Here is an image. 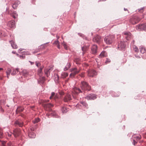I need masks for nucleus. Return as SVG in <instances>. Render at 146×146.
Instances as JSON below:
<instances>
[{
	"label": "nucleus",
	"instance_id": "11",
	"mask_svg": "<svg viewBox=\"0 0 146 146\" xmlns=\"http://www.w3.org/2000/svg\"><path fill=\"white\" fill-rule=\"evenodd\" d=\"M15 124L16 126L18 125L20 127H22L23 125V122L20 120L16 121Z\"/></svg>",
	"mask_w": 146,
	"mask_h": 146
},
{
	"label": "nucleus",
	"instance_id": "6",
	"mask_svg": "<svg viewBox=\"0 0 146 146\" xmlns=\"http://www.w3.org/2000/svg\"><path fill=\"white\" fill-rule=\"evenodd\" d=\"M72 98L70 94H66L63 98V101L65 102H68L72 100Z\"/></svg>",
	"mask_w": 146,
	"mask_h": 146
},
{
	"label": "nucleus",
	"instance_id": "5",
	"mask_svg": "<svg viewBox=\"0 0 146 146\" xmlns=\"http://www.w3.org/2000/svg\"><path fill=\"white\" fill-rule=\"evenodd\" d=\"M136 29L137 30H144L146 31V24H139L136 26Z\"/></svg>",
	"mask_w": 146,
	"mask_h": 146
},
{
	"label": "nucleus",
	"instance_id": "46",
	"mask_svg": "<svg viewBox=\"0 0 146 146\" xmlns=\"http://www.w3.org/2000/svg\"><path fill=\"white\" fill-rule=\"evenodd\" d=\"M133 144L134 145H135V144L137 143V142L134 139L133 140Z\"/></svg>",
	"mask_w": 146,
	"mask_h": 146
},
{
	"label": "nucleus",
	"instance_id": "53",
	"mask_svg": "<svg viewBox=\"0 0 146 146\" xmlns=\"http://www.w3.org/2000/svg\"><path fill=\"white\" fill-rule=\"evenodd\" d=\"M124 10L125 11H128V10L127 9H125V8H124Z\"/></svg>",
	"mask_w": 146,
	"mask_h": 146
},
{
	"label": "nucleus",
	"instance_id": "32",
	"mask_svg": "<svg viewBox=\"0 0 146 146\" xmlns=\"http://www.w3.org/2000/svg\"><path fill=\"white\" fill-rule=\"evenodd\" d=\"M40 121V119L39 118H36L33 121V122L34 123H36Z\"/></svg>",
	"mask_w": 146,
	"mask_h": 146
},
{
	"label": "nucleus",
	"instance_id": "4",
	"mask_svg": "<svg viewBox=\"0 0 146 146\" xmlns=\"http://www.w3.org/2000/svg\"><path fill=\"white\" fill-rule=\"evenodd\" d=\"M80 70V69L78 70L76 68H74L71 69V71L72 73L70 75V77L72 78L75 76L79 73Z\"/></svg>",
	"mask_w": 146,
	"mask_h": 146
},
{
	"label": "nucleus",
	"instance_id": "25",
	"mask_svg": "<svg viewBox=\"0 0 146 146\" xmlns=\"http://www.w3.org/2000/svg\"><path fill=\"white\" fill-rule=\"evenodd\" d=\"M133 137L136 140L138 141L141 139V136L140 135L136 136V135H134L133 136Z\"/></svg>",
	"mask_w": 146,
	"mask_h": 146
},
{
	"label": "nucleus",
	"instance_id": "31",
	"mask_svg": "<svg viewBox=\"0 0 146 146\" xmlns=\"http://www.w3.org/2000/svg\"><path fill=\"white\" fill-rule=\"evenodd\" d=\"M80 103L83 105V106L85 107L86 108H88V105L85 102H81Z\"/></svg>",
	"mask_w": 146,
	"mask_h": 146
},
{
	"label": "nucleus",
	"instance_id": "48",
	"mask_svg": "<svg viewBox=\"0 0 146 146\" xmlns=\"http://www.w3.org/2000/svg\"><path fill=\"white\" fill-rule=\"evenodd\" d=\"M69 68H68V67L66 66V67L64 69V70L65 71H66V70H68Z\"/></svg>",
	"mask_w": 146,
	"mask_h": 146
},
{
	"label": "nucleus",
	"instance_id": "1",
	"mask_svg": "<svg viewBox=\"0 0 146 146\" xmlns=\"http://www.w3.org/2000/svg\"><path fill=\"white\" fill-rule=\"evenodd\" d=\"M80 87L81 90L76 87L74 88L72 90V96L74 98H76L74 95L78 94L80 93H82L86 91H90L91 89V86L86 82L82 81L80 84Z\"/></svg>",
	"mask_w": 146,
	"mask_h": 146
},
{
	"label": "nucleus",
	"instance_id": "51",
	"mask_svg": "<svg viewBox=\"0 0 146 146\" xmlns=\"http://www.w3.org/2000/svg\"><path fill=\"white\" fill-rule=\"evenodd\" d=\"M2 135V133L0 131V137Z\"/></svg>",
	"mask_w": 146,
	"mask_h": 146
},
{
	"label": "nucleus",
	"instance_id": "58",
	"mask_svg": "<svg viewBox=\"0 0 146 146\" xmlns=\"http://www.w3.org/2000/svg\"><path fill=\"white\" fill-rule=\"evenodd\" d=\"M7 76L8 77V72H7Z\"/></svg>",
	"mask_w": 146,
	"mask_h": 146
},
{
	"label": "nucleus",
	"instance_id": "49",
	"mask_svg": "<svg viewBox=\"0 0 146 146\" xmlns=\"http://www.w3.org/2000/svg\"><path fill=\"white\" fill-rule=\"evenodd\" d=\"M80 76L81 77H84V73H82L81 74H80Z\"/></svg>",
	"mask_w": 146,
	"mask_h": 146
},
{
	"label": "nucleus",
	"instance_id": "24",
	"mask_svg": "<svg viewBox=\"0 0 146 146\" xmlns=\"http://www.w3.org/2000/svg\"><path fill=\"white\" fill-rule=\"evenodd\" d=\"M88 48V46H84L82 48V50L83 51V53L84 54L85 52H86Z\"/></svg>",
	"mask_w": 146,
	"mask_h": 146
},
{
	"label": "nucleus",
	"instance_id": "18",
	"mask_svg": "<svg viewBox=\"0 0 146 146\" xmlns=\"http://www.w3.org/2000/svg\"><path fill=\"white\" fill-rule=\"evenodd\" d=\"M11 15L14 19H16L18 16L17 14L15 12H14L12 13H11Z\"/></svg>",
	"mask_w": 146,
	"mask_h": 146
},
{
	"label": "nucleus",
	"instance_id": "37",
	"mask_svg": "<svg viewBox=\"0 0 146 146\" xmlns=\"http://www.w3.org/2000/svg\"><path fill=\"white\" fill-rule=\"evenodd\" d=\"M110 62H111V60H110V59H108V58H107L106 59V61L105 62V63L106 64H107L110 63Z\"/></svg>",
	"mask_w": 146,
	"mask_h": 146
},
{
	"label": "nucleus",
	"instance_id": "64",
	"mask_svg": "<svg viewBox=\"0 0 146 146\" xmlns=\"http://www.w3.org/2000/svg\"><path fill=\"white\" fill-rule=\"evenodd\" d=\"M26 54L27 55L28 54L27 53Z\"/></svg>",
	"mask_w": 146,
	"mask_h": 146
},
{
	"label": "nucleus",
	"instance_id": "19",
	"mask_svg": "<svg viewBox=\"0 0 146 146\" xmlns=\"http://www.w3.org/2000/svg\"><path fill=\"white\" fill-rule=\"evenodd\" d=\"M68 74L66 72H63L61 74V77L63 78H64L67 76Z\"/></svg>",
	"mask_w": 146,
	"mask_h": 146
},
{
	"label": "nucleus",
	"instance_id": "62",
	"mask_svg": "<svg viewBox=\"0 0 146 146\" xmlns=\"http://www.w3.org/2000/svg\"><path fill=\"white\" fill-rule=\"evenodd\" d=\"M4 36H6V35H4Z\"/></svg>",
	"mask_w": 146,
	"mask_h": 146
},
{
	"label": "nucleus",
	"instance_id": "59",
	"mask_svg": "<svg viewBox=\"0 0 146 146\" xmlns=\"http://www.w3.org/2000/svg\"><path fill=\"white\" fill-rule=\"evenodd\" d=\"M2 70V68H0V70Z\"/></svg>",
	"mask_w": 146,
	"mask_h": 146
},
{
	"label": "nucleus",
	"instance_id": "13",
	"mask_svg": "<svg viewBox=\"0 0 146 146\" xmlns=\"http://www.w3.org/2000/svg\"><path fill=\"white\" fill-rule=\"evenodd\" d=\"M125 46V42H124L121 41L118 45V48H121V49H124Z\"/></svg>",
	"mask_w": 146,
	"mask_h": 146
},
{
	"label": "nucleus",
	"instance_id": "55",
	"mask_svg": "<svg viewBox=\"0 0 146 146\" xmlns=\"http://www.w3.org/2000/svg\"><path fill=\"white\" fill-rule=\"evenodd\" d=\"M31 131H33L34 130V129L33 128H31Z\"/></svg>",
	"mask_w": 146,
	"mask_h": 146
},
{
	"label": "nucleus",
	"instance_id": "2",
	"mask_svg": "<svg viewBox=\"0 0 146 146\" xmlns=\"http://www.w3.org/2000/svg\"><path fill=\"white\" fill-rule=\"evenodd\" d=\"M114 36L113 35H109L105 37L104 40L106 43L108 44H110L113 41Z\"/></svg>",
	"mask_w": 146,
	"mask_h": 146
},
{
	"label": "nucleus",
	"instance_id": "7",
	"mask_svg": "<svg viewBox=\"0 0 146 146\" xmlns=\"http://www.w3.org/2000/svg\"><path fill=\"white\" fill-rule=\"evenodd\" d=\"M88 76L90 77H93L97 75L96 71L93 70H89L87 71Z\"/></svg>",
	"mask_w": 146,
	"mask_h": 146
},
{
	"label": "nucleus",
	"instance_id": "36",
	"mask_svg": "<svg viewBox=\"0 0 146 146\" xmlns=\"http://www.w3.org/2000/svg\"><path fill=\"white\" fill-rule=\"evenodd\" d=\"M62 44L63 46H64L65 49H67V46L66 45V44L64 43V42H63Z\"/></svg>",
	"mask_w": 146,
	"mask_h": 146
},
{
	"label": "nucleus",
	"instance_id": "26",
	"mask_svg": "<svg viewBox=\"0 0 146 146\" xmlns=\"http://www.w3.org/2000/svg\"><path fill=\"white\" fill-rule=\"evenodd\" d=\"M19 71V69H13V72L12 74L13 75H15L17 74Z\"/></svg>",
	"mask_w": 146,
	"mask_h": 146
},
{
	"label": "nucleus",
	"instance_id": "34",
	"mask_svg": "<svg viewBox=\"0 0 146 146\" xmlns=\"http://www.w3.org/2000/svg\"><path fill=\"white\" fill-rule=\"evenodd\" d=\"M50 114H51V115L52 116H56V113L55 111H52L51 112V113H50Z\"/></svg>",
	"mask_w": 146,
	"mask_h": 146
},
{
	"label": "nucleus",
	"instance_id": "63",
	"mask_svg": "<svg viewBox=\"0 0 146 146\" xmlns=\"http://www.w3.org/2000/svg\"><path fill=\"white\" fill-rule=\"evenodd\" d=\"M16 55H18V54H16Z\"/></svg>",
	"mask_w": 146,
	"mask_h": 146
},
{
	"label": "nucleus",
	"instance_id": "29",
	"mask_svg": "<svg viewBox=\"0 0 146 146\" xmlns=\"http://www.w3.org/2000/svg\"><path fill=\"white\" fill-rule=\"evenodd\" d=\"M140 51L142 53H144L146 52V50L145 48L141 47L140 48Z\"/></svg>",
	"mask_w": 146,
	"mask_h": 146
},
{
	"label": "nucleus",
	"instance_id": "12",
	"mask_svg": "<svg viewBox=\"0 0 146 146\" xmlns=\"http://www.w3.org/2000/svg\"><path fill=\"white\" fill-rule=\"evenodd\" d=\"M97 46L96 45L94 44L93 45L91 49L92 52L93 54H95L97 52Z\"/></svg>",
	"mask_w": 146,
	"mask_h": 146
},
{
	"label": "nucleus",
	"instance_id": "20",
	"mask_svg": "<svg viewBox=\"0 0 146 146\" xmlns=\"http://www.w3.org/2000/svg\"><path fill=\"white\" fill-rule=\"evenodd\" d=\"M28 136L29 137H30L31 138H34L35 137V135L34 133L33 132H30L29 133Z\"/></svg>",
	"mask_w": 146,
	"mask_h": 146
},
{
	"label": "nucleus",
	"instance_id": "9",
	"mask_svg": "<svg viewBox=\"0 0 146 146\" xmlns=\"http://www.w3.org/2000/svg\"><path fill=\"white\" fill-rule=\"evenodd\" d=\"M101 37L98 35H97L96 36H95L93 39V41L98 43L100 42L101 41Z\"/></svg>",
	"mask_w": 146,
	"mask_h": 146
},
{
	"label": "nucleus",
	"instance_id": "8",
	"mask_svg": "<svg viewBox=\"0 0 146 146\" xmlns=\"http://www.w3.org/2000/svg\"><path fill=\"white\" fill-rule=\"evenodd\" d=\"M96 98V95L93 94H89L85 97V98L88 100H94Z\"/></svg>",
	"mask_w": 146,
	"mask_h": 146
},
{
	"label": "nucleus",
	"instance_id": "30",
	"mask_svg": "<svg viewBox=\"0 0 146 146\" xmlns=\"http://www.w3.org/2000/svg\"><path fill=\"white\" fill-rule=\"evenodd\" d=\"M53 44L56 45L57 48H60L59 42L58 40L55 41Z\"/></svg>",
	"mask_w": 146,
	"mask_h": 146
},
{
	"label": "nucleus",
	"instance_id": "27",
	"mask_svg": "<svg viewBox=\"0 0 146 146\" xmlns=\"http://www.w3.org/2000/svg\"><path fill=\"white\" fill-rule=\"evenodd\" d=\"M106 52L105 51H102L100 55V57L102 58V57L105 56L106 55Z\"/></svg>",
	"mask_w": 146,
	"mask_h": 146
},
{
	"label": "nucleus",
	"instance_id": "41",
	"mask_svg": "<svg viewBox=\"0 0 146 146\" xmlns=\"http://www.w3.org/2000/svg\"><path fill=\"white\" fill-rule=\"evenodd\" d=\"M36 66L38 67H39V66H40V64L39 62H36Z\"/></svg>",
	"mask_w": 146,
	"mask_h": 146
},
{
	"label": "nucleus",
	"instance_id": "52",
	"mask_svg": "<svg viewBox=\"0 0 146 146\" xmlns=\"http://www.w3.org/2000/svg\"><path fill=\"white\" fill-rule=\"evenodd\" d=\"M100 66V65L98 63V68H99Z\"/></svg>",
	"mask_w": 146,
	"mask_h": 146
},
{
	"label": "nucleus",
	"instance_id": "42",
	"mask_svg": "<svg viewBox=\"0 0 146 146\" xmlns=\"http://www.w3.org/2000/svg\"><path fill=\"white\" fill-rule=\"evenodd\" d=\"M70 66H71V64H70V63H69L67 64L66 66L68 67V68H70Z\"/></svg>",
	"mask_w": 146,
	"mask_h": 146
},
{
	"label": "nucleus",
	"instance_id": "56",
	"mask_svg": "<svg viewBox=\"0 0 146 146\" xmlns=\"http://www.w3.org/2000/svg\"><path fill=\"white\" fill-rule=\"evenodd\" d=\"M12 53H14V54H15L16 53H15V51H13L12 52Z\"/></svg>",
	"mask_w": 146,
	"mask_h": 146
},
{
	"label": "nucleus",
	"instance_id": "39",
	"mask_svg": "<svg viewBox=\"0 0 146 146\" xmlns=\"http://www.w3.org/2000/svg\"><path fill=\"white\" fill-rule=\"evenodd\" d=\"M64 92L63 91H60L59 92V94L61 96H62L64 94Z\"/></svg>",
	"mask_w": 146,
	"mask_h": 146
},
{
	"label": "nucleus",
	"instance_id": "17",
	"mask_svg": "<svg viewBox=\"0 0 146 146\" xmlns=\"http://www.w3.org/2000/svg\"><path fill=\"white\" fill-rule=\"evenodd\" d=\"M124 35L126 36L125 37L127 40H129L131 39V36L130 32L125 33H124Z\"/></svg>",
	"mask_w": 146,
	"mask_h": 146
},
{
	"label": "nucleus",
	"instance_id": "40",
	"mask_svg": "<svg viewBox=\"0 0 146 146\" xmlns=\"http://www.w3.org/2000/svg\"><path fill=\"white\" fill-rule=\"evenodd\" d=\"M55 93L54 92H52L51 94V96L50 97V99H51L53 97V96L54 95Z\"/></svg>",
	"mask_w": 146,
	"mask_h": 146
},
{
	"label": "nucleus",
	"instance_id": "61",
	"mask_svg": "<svg viewBox=\"0 0 146 146\" xmlns=\"http://www.w3.org/2000/svg\"><path fill=\"white\" fill-rule=\"evenodd\" d=\"M46 115H47L48 116V114H46Z\"/></svg>",
	"mask_w": 146,
	"mask_h": 146
},
{
	"label": "nucleus",
	"instance_id": "28",
	"mask_svg": "<svg viewBox=\"0 0 146 146\" xmlns=\"http://www.w3.org/2000/svg\"><path fill=\"white\" fill-rule=\"evenodd\" d=\"M53 105L49 103L47 104H45L44 106L46 108H50L53 106Z\"/></svg>",
	"mask_w": 146,
	"mask_h": 146
},
{
	"label": "nucleus",
	"instance_id": "57",
	"mask_svg": "<svg viewBox=\"0 0 146 146\" xmlns=\"http://www.w3.org/2000/svg\"><path fill=\"white\" fill-rule=\"evenodd\" d=\"M56 37H57V38L58 39L59 38V36H56Z\"/></svg>",
	"mask_w": 146,
	"mask_h": 146
},
{
	"label": "nucleus",
	"instance_id": "3",
	"mask_svg": "<svg viewBox=\"0 0 146 146\" xmlns=\"http://www.w3.org/2000/svg\"><path fill=\"white\" fill-rule=\"evenodd\" d=\"M141 20L138 16H134L132 17L129 20V22L133 25H135L137 23Z\"/></svg>",
	"mask_w": 146,
	"mask_h": 146
},
{
	"label": "nucleus",
	"instance_id": "43",
	"mask_svg": "<svg viewBox=\"0 0 146 146\" xmlns=\"http://www.w3.org/2000/svg\"><path fill=\"white\" fill-rule=\"evenodd\" d=\"M139 11L140 12H143V8H142L140 9H139Z\"/></svg>",
	"mask_w": 146,
	"mask_h": 146
},
{
	"label": "nucleus",
	"instance_id": "16",
	"mask_svg": "<svg viewBox=\"0 0 146 146\" xmlns=\"http://www.w3.org/2000/svg\"><path fill=\"white\" fill-rule=\"evenodd\" d=\"M11 45L13 48L14 49H17L18 48L17 46L15 43V42L13 40L10 42Z\"/></svg>",
	"mask_w": 146,
	"mask_h": 146
},
{
	"label": "nucleus",
	"instance_id": "21",
	"mask_svg": "<svg viewBox=\"0 0 146 146\" xmlns=\"http://www.w3.org/2000/svg\"><path fill=\"white\" fill-rule=\"evenodd\" d=\"M11 26H10V27H11V28H14L15 27V21H12L11 22Z\"/></svg>",
	"mask_w": 146,
	"mask_h": 146
},
{
	"label": "nucleus",
	"instance_id": "33",
	"mask_svg": "<svg viewBox=\"0 0 146 146\" xmlns=\"http://www.w3.org/2000/svg\"><path fill=\"white\" fill-rule=\"evenodd\" d=\"M62 111L63 113H65L67 111V109L65 107H63L62 108Z\"/></svg>",
	"mask_w": 146,
	"mask_h": 146
},
{
	"label": "nucleus",
	"instance_id": "50",
	"mask_svg": "<svg viewBox=\"0 0 146 146\" xmlns=\"http://www.w3.org/2000/svg\"><path fill=\"white\" fill-rule=\"evenodd\" d=\"M24 50V49H22V48H20V49L18 51H19H19H22V50Z\"/></svg>",
	"mask_w": 146,
	"mask_h": 146
},
{
	"label": "nucleus",
	"instance_id": "35",
	"mask_svg": "<svg viewBox=\"0 0 146 146\" xmlns=\"http://www.w3.org/2000/svg\"><path fill=\"white\" fill-rule=\"evenodd\" d=\"M80 60L79 58H76L75 59V61L76 62L77 64H79L80 63L79 62Z\"/></svg>",
	"mask_w": 146,
	"mask_h": 146
},
{
	"label": "nucleus",
	"instance_id": "10",
	"mask_svg": "<svg viewBox=\"0 0 146 146\" xmlns=\"http://www.w3.org/2000/svg\"><path fill=\"white\" fill-rule=\"evenodd\" d=\"M52 70V69L50 68H45L44 70V73L47 77H48L50 75V71Z\"/></svg>",
	"mask_w": 146,
	"mask_h": 146
},
{
	"label": "nucleus",
	"instance_id": "44",
	"mask_svg": "<svg viewBox=\"0 0 146 146\" xmlns=\"http://www.w3.org/2000/svg\"><path fill=\"white\" fill-rule=\"evenodd\" d=\"M56 78L55 80L57 81L58 80V77L57 75H56Z\"/></svg>",
	"mask_w": 146,
	"mask_h": 146
},
{
	"label": "nucleus",
	"instance_id": "23",
	"mask_svg": "<svg viewBox=\"0 0 146 146\" xmlns=\"http://www.w3.org/2000/svg\"><path fill=\"white\" fill-rule=\"evenodd\" d=\"M22 73L25 76H27L29 74V72L26 70H23L22 71Z\"/></svg>",
	"mask_w": 146,
	"mask_h": 146
},
{
	"label": "nucleus",
	"instance_id": "38",
	"mask_svg": "<svg viewBox=\"0 0 146 146\" xmlns=\"http://www.w3.org/2000/svg\"><path fill=\"white\" fill-rule=\"evenodd\" d=\"M134 50L135 52H138L139 51V49L136 46H135L134 48Z\"/></svg>",
	"mask_w": 146,
	"mask_h": 146
},
{
	"label": "nucleus",
	"instance_id": "60",
	"mask_svg": "<svg viewBox=\"0 0 146 146\" xmlns=\"http://www.w3.org/2000/svg\"><path fill=\"white\" fill-rule=\"evenodd\" d=\"M8 136H9V133H8Z\"/></svg>",
	"mask_w": 146,
	"mask_h": 146
},
{
	"label": "nucleus",
	"instance_id": "54",
	"mask_svg": "<svg viewBox=\"0 0 146 146\" xmlns=\"http://www.w3.org/2000/svg\"><path fill=\"white\" fill-rule=\"evenodd\" d=\"M2 35V33L0 32V37H1Z\"/></svg>",
	"mask_w": 146,
	"mask_h": 146
},
{
	"label": "nucleus",
	"instance_id": "14",
	"mask_svg": "<svg viewBox=\"0 0 146 146\" xmlns=\"http://www.w3.org/2000/svg\"><path fill=\"white\" fill-rule=\"evenodd\" d=\"M21 133L19 129H15L13 130V134L15 137L18 136Z\"/></svg>",
	"mask_w": 146,
	"mask_h": 146
},
{
	"label": "nucleus",
	"instance_id": "45",
	"mask_svg": "<svg viewBox=\"0 0 146 146\" xmlns=\"http://www.w3.org/2000/svg\"><path fill=\"white\" fill-rule=\"evenodd\" d=\"M43 68H44V66H40L39 69L40 70H41L42 71Z\"/></svg>",
	"mask_w": 146,
	"mask_h": 146
},
{
	"label": "nucleus",
	"instance_id": "22",
	"mask_svg": "<svg viewBox=\"0 0 146 146\" xmlns=\"http://www.w3.org/2000/svg\"><path fill=\"white\" fill-rule=\"evenodd\" d=\"M23 110V108L21 107H18L16 110V112L17 113V112L22 111Z\"/></svg>",
	"mask_w": 146,
	"mask_h": 146
},
{
	"label": "nucleus",
	"instance_id": "15",
	"mask_svg": "<svg viewBox=\"0 0 146 146\" xmlns=\"http://www.w3.org/2000/svg\"><path fill=\"white\" fill-rule=\"evenodd\" d=\"M20 1H16L14 2L12 5V7L14 9H16L18 6V5L20 4Z\"/></svg>",
	"mask_w": 146,
	"mask_h": 146
},
{
	"label": "nucleus",
	"instance_id": "47",
	"mask_svg": "<svg viewBox=\"0 0 146 146\" xmlns=\"http://www.w3.org/2000/svg\"><path fill=\"white\" fill-rule=\"evenodd\" d=\"M42 72V71L41 70H40L39 69L38 70V73L40 75V74Z\"/></svg>",
	"mask_w": 146,
	"mask_h": 146
}]
</instances>
